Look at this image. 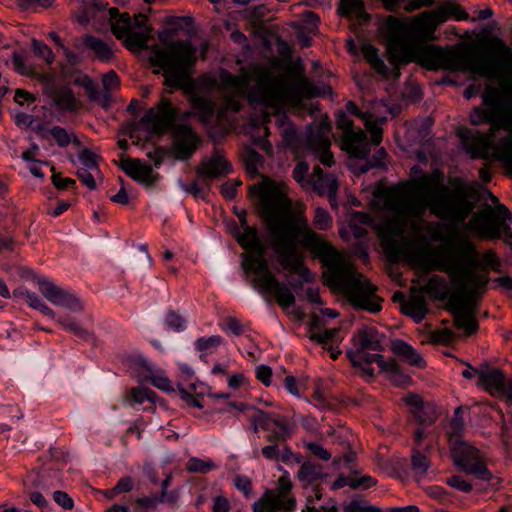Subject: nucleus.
Instances as JSON below:
<instances>
[{"label":"nucleus","instance_id":"f257e3e1","mask_svg":"<svg viewBox=\"0 0 512 512\" xmlns=\"http://www.w3.org/2000/svg\"><path fill=\"white\" fill-rule=\"evenodd\" d=\"M249 191L259 198L260 218L269 234L270 246L284 269L299 273L304 281L311 282L313 276L298 253L300 245L307 247L325 265L323 278L326 285L341 292L355 309L370 313L381 310V303L375 295L376 287L314 232L303 215L292 211L291 200L280 184L264 178L261 183L250 186Z\"/></svg>","mask_w":512,"mask_h":512},{"label":"nucleus","instance_id":"f03ea898","mask_svg":"<svg viewBox=\"0 0 512 512\" xmlns=\"http://www.w3.org/2000/svg\"><path fill=\"white\" fill-rule=\"evenodd\" d=\"M430 213L446 222L449 237L442 249L432 253L434 268L446 272L455 288L460 292L459 282L463 281L464 271L479 269V254L475 244L458 232L462 224L475 208L476 190L463 178L449 179V186L444 184L443 172L435 169L430 173H422L400 187H393L386 192L388 206L400 210L397 199L402 193L427 194Z\"/></svg>","mask_w":512,"mask_h":512},{"label":"nucleus","instance_id":"7ed1b4c3","mask_svg":"<svg viewBox=\"0 0 512 512\" xmlns=\"http://www.w3.org/2000/svg\"><path fill=\"white\" fill-rule=\"evenodd\" d=\"M255 85L249 91L251 105L280 110L284 107H300L304 99L322 96L321 88L301 70L291 69L288 75H274L269 68L254 69Z\"/></svg>","mask_w":512,"mask_h":512},{"label":"nucleus","instance_id":"20e7f679","mask_svg":"<svg viewBox=\"0 0 512 512\" xmlns=\"http://www.w3.org/2000/svg\"><path fill=\"white\" fill-rule=\"evenodd\" d=\"M185 19L187 18L173 17L170 23L174 28L158 32L161 45L155 44L151 47V64L157 68L156 73H161L164 77L165 86L191 93L196 88L191 77L196 62V49L188 40L173 41L180 28L179 23Z\"/></svg>","mask_w":512,"mask_h":512},{"label":"nucleus","instance_id":"39448f33","mask_svg":"<svg viewBox=\"0 0 512 512\" xmlns=\"http://www.w3.org/2000/svg\"><path fill=\"white\" fill-rule=\"evenodd\" d=\"M236 240L247 252L242 255L243 270L257 276L251 281L253 288L262 295L274 293L276 302L282 308L294 305L295 296L292 291L269 270L268 262L265 259L266 249L256 228L245 226L243 232L236 234Z\"/></svg>","mask_w":512,"mask_h":512},{"label":"nucleus","instance_id":"423d86ee","mask_svg":"<svg viewBox=\"0 0 512 512\" xmlns=\"http://www.w3.org/2000/svg\"><path fill=\"white\" fill-rule=\"evenodd\" d=\"M463 276V281L459 282L460 292L449 298L447 309L453 315L454 326L469 337L479 329L475 309L479 298L486 291L488 279L471 271H464Z\"/></svg>","mask_w":512,"mask_h":512},{"label":"nucleus","instance_id":"0eeeda50","mask_svg":"<svg viewBox=\"0 0 512 512\" xmlns=\"http://www.w3.org/2000/svg\"><path fill=\"white\" fill-rule=\"evenodd\" d=\"M481 97L482 105L472 109L469 120L475 126L489 124V129L484 135L492 145H495L494 138L500 129L512 130V114L509 113V106L498 88L487 86Z\"/></svg>","mask_w":512,"mask_h":512},{"label":"nucleus","instance_id":"6e6552de","mask_svg":"<svg viewBox=\"0 0 512 512\" xmlns=\"http://www.w3.org/2000/svg\"><path fill=\"white\" fill-rule=\"evenodd\" d=\"M353 221L372 226L377 232L380 240V244L391 262H398L401 257L405 254L407 243L401 238L397 239L398 236H402L405 223L399 218H389L376 225H373V218L369 213L366 212H354L352 216Z\"/></svg>","mask_w":512,"mask_h":512},{"label":"nucleus","instance_id":"1a4fd4ad","mask_svg":"<svg viewBox=\"0 0 512 512\" xmlns=\"http://www.w3.org/2000/svg\"><path fill=\"white\" fill-rule=\"evenodd\" d=\"M507 221H512V214L505 205H486L472 214L465 228L481 239L497 240L501 238L503 224Z\"/></svg>","mask_w":512,"mask_h":512},{"label":"nucleus","instance_id":"9d476101","mask_svg":"<svg viewBox=\"0 0 512 512\" xmlns=\"http://www.w3.org/2000/svg\"><path fill=\"white\" fill-rule=\"evenodd\" d=\"M283 474L278 478L276 487L266 490L252 504L253 512H295L297 500L292 493L293 483L289 472L279 468Z\"/></svg>","mask_w":512,"mask_h":512},{"label":"nucleus","instance_id":"9b49d317","mask_svg":"<svg viewBox=\"0 0 512 512\" xmlns=\"http://www.w3.org/2000/svg\"><path fill=\"white\" fill-rule=\"evenodd\" d=\"M454 464L463 472L474 475L482 481L491 482L493 487L500 485V478L487 468L480 451L462 441L456 442L451 449Z\"/></svg>","mask_w":512,"mask_h":512},{"label":"nucleus","instance_id":"f8f14e48","mask_svg":"<svg viewBox=\"0 0 512 512\" xmlns=\"http://www.w3.org/2000/svg\"><path fill=\"white\" fill-rule=\"evenodd\" d=\"M252 429L255 433L259 429L269 432L266 441L289 440L296 429L293 421L284 415L270 414L263 410L256 409L250 417Z\"/></svg>","mask_w":512,"mask_h":512},{"label":"nucleus","instance_id":"ddd939ff","mask_svg":"<svg viewBox=\"0 0 512 512\" xmlns=\"http://www.w3.org/2000/svg\"><path fill=\"white\" fill-rule=\"evenodd\" d=\"M73 83L85 90L90 101L107 109L112 103V91L117 90L120 86V79L114 70L105 73L102 77L103 92L100 91L97 83L86 74L75 78Z\"/></svg>","mask_w":512,"mask_h":512},{"label":"nucleus","instance_id":"4468645a","mask_svg":"<svg viewBox=\"0 0 512 512\" xmlns=\"http://www.w3.org/2000/svg\"><path fill=\"white\" fill-rule=\"evenodd\" d=\"M177 116L178 109L168 98L161 97L155 107L147 110L141 122L148 124L153 133L163 135L179 124L176 123Z\"/></svg>","mask_w":512,"mask_h":512},{"label":"nucleus","instance_id":"2eb2a0df","mask_svg":"<svg viewBox=\"0 0 512 512\" xmlns=\"http://www.w3.org/2000/svg\"><path fill=\"white\" fill-rule=\"evenodd\" d=\"M171 152L175 159L186 161L198 149L201 139L190 124L180 123L171 130Z\"/></svg>","mask_w":512,"mask_h":512},{"label":"nucleus","instance_id":"dca6fc26","mask_svg":"<svg viewBox=\"0 0 512 512\" xmlns=\"http://www.w3.org/2000/svg\"><path fill=\"white\" fill-rule=\"evenodd\" d=\"M479 386L494 397L512 400V382L506 379L499 368L482 364L479 368Z\"/></svg>","mask_w":512,"mask_h":512},{"label":"nucleus","instance_id":"f3484780","mask_svg":"<svg viewBox=\"0 0 512 512\" xmlns=\"http://www.w3.org/2000/svg\"><path fill=\"white\" fill-rule=\"evenodd\" d=\"M379 33L387 40L388 44L401 45L411 35V22L406 18H398L392 15L386 16L378 25Z\"/></svg>","mask_w":512,"mask_h":512},{"label":"nucleus","instance_id":"a211bd4d","mask_svg":"<svg viewBox=\"0 0 512 512\" xmlns=\"http://www.w3.org/2000/svg\"><path fill=\"white\" fill-rule=\"evenodd\" d=\"M118 166L128 177L145 187L153 186L159 178V175L154 173L149 164L138 158H130L121 155Z\"/></svg>","mask_w":512,"mask_h":512},{"label":"nucleus","instance_id":"6ab92c4d","mask_svg":"<svg viewBox=\"0 0 512 512\" xmlns=\"http://www.w3.org/2000/svg\"><path fill=\"white\" fill-rule=\"evenodd\" d=\"M38 283L40 292L52 304L65 307L75 312L83 310L80 300L72 293L60 288L47 279H40Z\"/></svg>","mask_w":512,"mask_h":512},{"label":"nucleus","instance_id":"aec40b11","mask_svg":"<svg viewBox=\"0 0 512 512\" xmlns=\"http://www.w3.org/2000/svg\"><path fill=\"white\" fill-rule=\"evenodd\" d=\"M148 18L143 14L135 15V27L123 38L124 46L130 51H139L147 47L152 28L147 24Z\"/></svg>","mask_w":512,"mask_h":512},{"label":"nucleus","instance_id":"412c9836","mask_svg":"<svg viewBox=\"0 0 512 512\" xmlns=\"http://www.w3.org/2000/svg\"><path fill=\"white\" fill-rule=\"evenodd\" d=\"M459 137L464 148L473 159H488L490 150L494 149V145L489 142L484 133L464 130L459 133Z\"/></svg>","mask_w":512,"mask_h":512},{"label":"nucleus","instance_id":"4be33fe9","mask_svg":"<svg viewBox=\"0 0 512 512\" xmlns=\"http://www.w3.org/2000/svg\"><path fill=\"white\" fill-rule=\"evenodd\" d=\"M232 171L231 164L224 158L215 156L207 160H203L196 167L197 177L201 179L203 184L209 190V182L221 176L227 175Z\"/></svg>","mask_w":512,"mask_h":512},{"label":"nucleus","instance_id":"5701e85b","mask_svg":"<svg viewBox=\"0 0 512 512\" xmlns=\"http://www.w3.org/2000/svg\"><path fill=\"white\" fill-rule=\"evenodd\" d=\"M288 440L267 441L269 444L261 448L262 456L269 461L285 464H299L302 461L300 453H294L290 446L283 443Z\"/></svg>","mask_w":512,"mask_h":512},{"label":"nucleus","instance_id":"b1692460","mask_svg":"<svg viewBox=\"0 0 512 512\" xmlns=\"http://www.w3.org/2000/svg\"><path fill=\"white\" fill-rule=\"evenodd\" d=\"M445 22V18L439 15L436 9L422 12L411 22L412 34L415 33L425 39L432 40L439 25Z\"/></svg>","mask_w":512,"mask_h":512},{"label":"nucleus","instance_id":"393cba45","mask_svg":"<svg viewBox=\"0 0 512 512\" xmlns=\"http://www.w3.org/2000/svg\"><path fill=\"white\" fill-rule=\"evenodd\" d=\"M340 146L342 150L355 158H366L369 153L367 136L362 129L358 131L352 129L342 134Z\"/></svg>","mask_w":512,"mask_h":512},{"label":"nucleus","instance_id":"a878e982","mask_svg":"<svg viewBox=\"0 0 512 512\" xmlns=\"http://www.w3.org/2000/svg\"><path fill=\"white\" fill-rule=\"evenodd\" d=\"M384 338L375 327L365 326L353 335L352 341L356 350L382 351Z\"/></svg>","mask_w":512,"mask_h":512},{"label":"nucleus","instance_id":"bb28decb","mask_svg":"<svg viewBox=\"0 0 512 512\" xmlns=\"http://www.w3.org/2000/svg\"><path fill=\"white\" fill-rule=\"evenodd\" d=\"M33 130L41 140H48L49 136H51L61 148H66L70 143L76 146L80 145L79 139L73 132H68L65 128L58 125L47 129L43 123H39L33 127Z\"/></svg>","mask_w":512,"mask_h":512},{"label":"nucleus","instance_id":"cd10ccee","mask_svg":"<svg viewBox=\"0 0 512 512\" xmlns=\"http://www.w3.org/2000/svg\"><path fill=\"white\" fill-rule=\"evenodd\" d=\"M331 125L322 121L313 124L307 129V147L313 153L331 147L330 140Z\"/></svg>","mask_w":512,"mask_h":512},{"label":"nucleus","instance_id":"c85d7f7f","mask_svg":"<svg viewBox=\"0 0 512 512\" xmlns=\"http://www.w3.org/2000/svg\"><path fill=\"white\" fill-rule=\"evenodd\" d=\"M401 312L411 317L415 323H421L428 313L427 301L423 295H413L404 301Z\"/></svg>","mask_w":512,"mask_h":512},{"label":"nucleus","instance_id":"c756f323","mask_svg":"<svg viewBox=\"0 0 512 512\" xmlns=\"http://www.w3.org/2000/svg\"><path fill=\"white\" fill-rule=\"evenodd\" d=\"M391 351L412 366L418 368H424L426 366L425 360L418 351L403 340L397 339L392 341Z\"/></svg>","mask_w":512,"mask_h":512},{"label":"nucleus","instance_id":"7c9ffc66","mask_svg":"<svg viewBox=\"0 0 512 512\" xmlns=\"http://www.w3.org/2000/svg\"><path fill=\"white\" fill-rule=\"evenodd\" d=\"M337 11L341 17L354 18L360 23L367 22L370 19L362 0H340Z\"/></svg>","mask_w":512,"mask_h":512},{"label":"nucleus","instance_id":"2f4dec72","mask_svg":"<svg viewBox=\"0 0 512 512\" xmlns=\"http://www.w3.org/2000/svg\"><path fill=\"white\" fill-rule=\"evenodd\" d=\"M313 189L320 196H327L332 207L336 206L338 181L332 174L310 180Z\"/></svg>","mask_w":512,"mask_h":512},{"label":"nucleus","instance_id":"473e14b6","mask_svg":"<svg viewBox=\"0 0 512 512\" xmlns=\"http://www.w3.org/2000/svg\"><path fill=\"white\" fill-rule=\"evenodd\" d=\"M83 45L95 54V57L101 61L108 63L114 58V53L110 46L101 38L86 34L83 37Z\"/></svg>","mask_w":512,"mask_h":512},{"label":"nucleus","instance_id":"72a5a7b5","mask_svg":"<svg viewBox=\"0 0 512 512\" xmlns=\"http://www.w3.org/2000/svg\"><path fill=\"white\" fill-rule=\"evenodd\" d=\"M52 100L55 106L63 111H76L78 103L73 91L68 87L56 89L52 94Z\"/></svg>","mask_w":512,"mask_h":512},{"label":"nucleus","instance_id":"f704fd0d","mask_svg":"<svg viewBox=\"0 0 512 512\" xmlns=\"http://www.w3.org/2000/svg\"><path fill=\"white\" fill-rule=\"evenodd\" d=\"M366 350H355L347 353L353 366H362L365 364L370 366L373 362L377 363L378 367L382 371L387 363L384 356L381 354H370L365 352Z\"/></svg>","mask_w":512,"mask_h":512},{"label":"nucleus","instance_id":"c9c22d12","mask_svg":"<svg viewBox=\"0 0 512 512\" xmlns=\"http://www.w3.org/2000/svg\"><path fill=\"white\" fill-rule=\"evenodd\" d=\"M361 53L373 70L382 76H387V67L380 57L377 47L370 43H365L361 47Z\"/></svg>","mask_w":512,"mask_h":512},{"label":"nucleus","instance_id":"e433bc0d","mask_svg":"<svg viewBox=\"0 0 512 512\" xmlns=\"http://www.w3.org/2000/svg\"><path fill=\"white\" fill-rule=\"evenodd\" d=\"M191 104L194 110H196L199 119L203 123H208L214 116L215 106L211 100L202 96H193Z\"/></svg>","mask_w":512,"mask_h":512},{"label":"nucleus","instance_id":"4c0bfd02","mask_svg":"<svg viewBox=\"0 0 512 512\" xmlns=\"http://www.w3.org/2000/svg\"><path fill=\"white\" fill-rule=\"evenodd\" d=\"M439 15L445 18V22L449 18H453L457 21L461 20H468L469 15L468 13L457 3L454 1H447L443 4H441L437 8Z\"/></svg>","mask_w":512,"mask_h":512},{"label":"nucleus","instance_id":"58836bf2","mask_svg":"<svg viewBox=\"0 0 512 512\" xmlns=\"http://www.w3.org/2000/svg\"><path fill=\"white\" fill-rule=\"evenodd\" d=\"M411 467L415 478L419 481L426 476L431 467V462L427 456L421 454L418 450H413L411 455Z\"/></svg>","mask_w":512,"mask_h":512},{"label":"nucleus","instance_id":"ea45409f","mask_svg":"<svg viewBox=\"0 0 512 512\" xmlns=\"http://www.w3.org/2000/svg\"><path fill=\"white\" fill-rule=\"evenodd\" d=\"M56 321L65 330L71 332L73 335L82 340H88L92 336V333L80 326V324L75 319L69 316L58 317Z\"/></svg>","mask_w":512,"mask_h":512},{"label":"nucleus","instance_id":"a19ab883","mask_svg":"<svg viewBox=\"0 0 512 512\" xmlns=\"http://www.w3.org/2000/svg\"><path fill=\"white\" fill-rule=\"evenodd\" d=\"M382 372H385L390 381L396 385H403L410 382L411 378L405 375L395 359L390 358L387 360Z\"/></svg>","mask_w":512,"mask_h":512},{"label":"nucleus","instance_id":"79ce46f5","mask_svg":"<svg viewBox=\"0 0 512 512\" xmlns=\"http://www.w3.org/2000/svg\"><path fill=\"white\" fill-rule=\"evenodd\" d=\"M134 27V20L132 21L128 13H123L111 23V31L117 39H123Z\"/></svg>","mask_w":512,"mask_h":512},{"label":"nucleus","instance_id":"37998d69","mask_svg":"<svg viewBox=\"0 0 512 512\" xmlns=\"http://www.w3.org/2000/svg\"><path fill=\"white\" fill-rule=\"evenodd\" d=\"M422 291L427 294H433L440 300L445 299L447 296L445 280L437 275L429 278L427 283L422 287Z\"/></svg>","mask_w":512,"mask_h":512},{"label":"nucleus","instance_id":"c03bdc74","mask_svg":"<svg viewBox=\"0 0 512 512\" xmlns=\"http://www.w3.org/2000/svg\"><path fill=\"white\" fill-rule=\"evenodd\" d=\"M219 78L224 87L233 88L237 91H243L248 86V80L245 76L234 75L227 70H222Z\"/></svg>","mask_w":512,"mask_h":512},{"label":"nucleus","instance_id":"a18cd8bd","mask_svg":"<svg viewBox=\"0 0 512 512\" xmlns=\"http://www.w3.org/2000/svg\"><path fill=\"white\" fill-rule=\"evenodd\" d=\"M155 396V392L150 389L134 387L130 389L127 400L131 406L135 404L141 405L145 401H149L153 404Z\"/></svg>","mask_w":512,"mask_h":512},{"label":"nucleus","instance_id":"49530a36","mask_svg":"<svg viewBox=\"0 0 512 512\" xmlns=\"http://www.w3.org/2000/svg\"><path fill=\"white\" fill-rule=\"evenodd\" d=\"M78 159L82 164L81 168H87L94 171L96 174H101L99 168V161L101 160V157L91 149L83 148L80 150L78 153Z\"/></svg>","mask_w":512,"mask_h":512},{"label":"nucleus","instance_id":"de8ad7c7","mask_svg":"<svg viewBox=\"0 0 512 512\" xmlns=\"http://www.w3.org/2000/svg\"><path fill=\"white\" fill-rule=\"evenodd\" d=\"M411 412L416 420L423 426L433 424L438 418V413L431 404H424L421 408H418V410H411Z\"/></svg>","mask_w":512,"mask_h":512},{"label":"nucleus","instance_id":"09e8293b","mask_svg":"<svg viewBox=\"0 0 512 512\" xmlns=\"http://www.w3.org/2000/svg\"><path fill=\"white\" fill-rule=\"evenodd\" d=\"M129 366L134 369L140 376L144 378L153 372L155 366L150 360L142 355L131 356L128 359Z\"/></svg>","mask_w":512,"mask_h":512},{"label":"nucleus","instance_id":"8fccbe9b","mask_svg":"<svg viewBox=\"0 0 512 512\" xmlns=\"http://www.w3.org/2000/svg\"><path fill=\"white\" fill-rule=\"evenodd\" d=\"M321 472L319 468L311 462H304L301 464L300 469L297 473L299 481L307 482L311 484L321 478Z\"/></svg>","mask_w":512,"mask_h":512},{"label":"nucleus","instance_id":"3c124183","mask_svg":"<svg viewBox=\"0 0 512 512\" xmlns=\"http://www.w3.org/2000/svg\"><path fill=\"white\" fill-rule=\"evenodd\" d=\"M244 163L246 171L256 176L258 175L259 165L263 163V157L251 148L245 150Z\"/></svg>","mask_w":512,"mask_h":512},{"label":"nucleus","instance_id":"603ef678","mask_svg":"<svg viewBox=\"0 0 512 512\" xmlns=\"http://www.w3.org/2000/svg\"><path fill=\"white\" fill-rule=\"evenodd\" d=\"M494 150L497 152L498 158L512 162V134L502 137L496 145Z\"/></svg>","mask_w":512,"mask_h":512},{"label":"nucleus","instance_id":"864d4df0","mask_svg":"<svg viewBox=\"0 0 512 512\" xmlns=\"http://www.w3.org/2000/svg\"><path fill=\"white\" fill-rule=\"evenodd\" d=\"M221 344H223V338L219 335H212L198 338L195 341V348L200 352L212 353Z\"/></svg>","mask_w":512,"mask_h":512},{"label":"nucleus","instance_id":"5fc2aeb1","mask_svg":"<svg viewBox=\"0 0 512 512\" xmlns=\"http://www.w3.org/2000/svg\"><path fill=\"white\" fill-rule=\"evenodd\" d=\"M456 334L449 328L437 329L430 332L429 342L433 345H449Z\"/></svg>","mask_w":512,"mask_h":512},{"label":"nucleus","instance_id":"6e6d98bb","mask_svg":"<svg viewBox=\"0 0 512 512\" xmlns=\"http://www.w3.org/2000/svg\"><path fill=\"white\" fill-rule=\"evenodd\" d=\"M501 262L496 255V253L492 250H486L479 263V269L486 271L491 269L494 272H500Z\"/></svg>","mask_w":512,"mask_h":512},{"label":"nucleus","instance_id":"4d7b16f0","mask_svg":"<svg viewBox=\"0 0 512 512\" xmlns=\"http://www.w3.org/2000/svg\"><path fill=\"white\" fill-rule=\"evenodd\" d=\"M145 378L149 379L151 383L162 391H172L173 387L171 381L165 376L164 372L156 367L153 369L151 374H148Z\"/></svg>","mask_w":512,"mask_h":512},{"label":"nucleus","instance_id":"13d9d810","mask_svg":"<svg viewBox=\"0 0 512 512\" xmlns=\"http://www.w3.org/2000/svg\"><path fill=\"white\" fill-rule=\"evenodd\" d=\"M186 468L191 473H207L216 468V465L211 460H202L192 457L188 460Z\"/></svg>","mask_w":512,"mask_h":512},{"label":"nucleus","instance_id":"bf43d9fd","mask_svg":"<svg viewBox=\"0 0 512 512\" xmlns=\"http://www.w3.org/2000/svg\"><path fill=\"white\" fill-rule=\"evenodd\" d=\"M339 331L340 329L338 328L326 329L323 332L311 333L309 338L311 341H315L319 344H322L324 348H326V345L328 343L334 344L338 342L336 337L339 334Z\"/></svg>","mask_w":512,"mask_h":512},{"label":"nucleus","instance_id":"052dcab7","mask_svg":"<svg viewBox=\"0 0 512 512\" xmlns=\"http://www.w3.org/2000/svg\"><path fill=\"white\" fill-rule=\"evenodd\" d=\"M33 52L40 58H42L47 64L54 62V54L51 48L43 41L34 39L32 42Z\"/></svg>","mask_w":512,"mask_h":512},{"label":"nucleus","instance_id":"680f3d73","mask_svg":"<svg viewBox=\"0 0 512 512\" xmlns=\"http://www.w3.org/2000/svg\"><path fill=\"white\" fill-rule=\"evenodd\" d=\"M313 225L318 230H327L332 225V217L327 210L317 207L313 218Z\"/></svg>","mask_w":512,"mask_h":512},{"label":"nucleus","instance_id":"e2e57ef3","mask_svg":"<svg viewBox=\"0 0 512 512\" xmlns=\"http://www.w3.org/2000/svg\"><path fill=\"white\" fill-rule=\"evenodd\" d=\"M366 129L369 131L371 136V142L373 145L378 146L383 138V131L377 122L372 120V115L364 122Z\"/></svg>","mask_w":512,"mask_h":512},{"label":"nucleus","instance_id":"0e129e2a","mask_svg":"<svg viewBox=\"0 0 512 512\" xmlns=\"http://www.w3.org/2000/svg\"><path fill=\"white\" fill-rule=\"evenodd\" d=\"M76 175L79 180L89 189L95 190L97 188L95 177L99 174H96L94 171L87 168H79L76 171Z\"/></svg>","mask_w":512,"mask_h":512},{"label":"nucleus","instance_id":"69168bd1","mask_svg":"<svg viewBox=\"0 0 512 512\" xmlns=\"http://www.w3.org/2000/svg\"><path fill=\"white\" fill-rule=\"evenodd\" d=\"M165 325L168 329L182 331L185 328V320L175 311H169L166 315Z\"/></svg>","mask_w":512,"mask_h":512},{"label":"nucleus","instance_id":"338daca9","mask_svg":"<svg viewBox=\"0 0 512 512\" xmlns=\"http://www.w3.org/2000/svg\"><path fill=\"white\" fill-rule=\"evenodd\" d=\"M223 331L231 332L234 336H241L244 332V327L240 321L234 316L225 318V324L221 326Z\"/></svg>","mask_w":512,"mask_h":512},{"label":"nucleus","instance_id":"774afa93","mask_svg":"<svg viewBox=\"0 0 512 512\" xmlns=\"http://www.w3.org/2000/svg\"><path fill=\"white\" fill-rule=\"evenodd\" d=\"M344 512H381V510L376 506H363L361 502L352 500L347 506L344 507Z\"/></svg>","mask_w":512,"mask_h":512}]
</instances>
